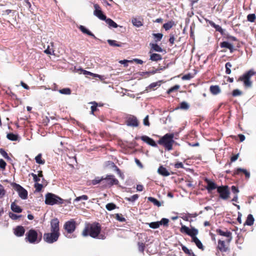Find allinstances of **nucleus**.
Masks as SVG:
<instances>
[{
  "label": "nucleus",
  "instance_id": "obj_63",
  "mask_svg": "<svg viewBox=\"0 0 256 256\" xmlns=\"http://www.w3.org/2000/svg\"><path fill=\"white\" fill-rule=\"evenodd\" d=\"M144 124L146 126H150V122H148V116H146L144 119Z\"/></svg>",
  "mask_w": 256,
  "mask_h": 256
},
{
  "label": "nucleus",
  "instance_id": "obj_3",
  "mask_svg": "<svg viewBox=\"0 0 256 256\" xmlns=\"http://www.w3.org/2000/svg\"><path fill=\"white\" fill-rule=\"evenodd\" d=\"M45 204L48 205L53 206L54 204H62L64 200L57 195L48 192L45 196Z\"/></svg>",
  "mask_w": 256,
  "mask_h": 256
},
{
  "label": "nucleus",
  "instance_id": "obj_26",
  "mask_svg": "<svg viewBox=\"0 0 256 256\" xmlns=\"http://www.w3.org/2000/svg\"><path fill=\"white\" fill-rule=\"evenodd\" d=\"M210 25L214 28L218 32H220L222 34H224V30L222 28V27L218 24H215L213 22L210 21L209 22Z\"/></svg>",
  "mask_w": 256,
  "mask_h": 256
},
{
  "label": "nucleus",
  "instance_id": "obj_38",
  "mask_svg": "<svg viewBox=\"0 0 256 256\" xmlns=\"http://www.w3.org/2000/svg\"><path fill=\"white\" fill-rule=\"evenodd\" d=\"M150 45L151 46L152 49L156 52H162L163 50L162 48L156 44H150Z\"/></svg>",
  "mask_w": 256,
  "mask_h": 256
},
{
  "label": "nucleus",
  "instance_id": "obj_46",
  "mask_svg": "<svg viewBox=\"0 0 256 256\" xmlns=\"http://www.w3.org/2000/svg\"><path fill=\"white\" fill-rule=\"evenodd\" d=\"M169 222V220L166 218H162L160 221H158L160 226V225H163L164 226H166L168 224Z\"/></svg>",
  "mask_w": 256,
  "mask_h": 256
},
{
  "label": "nucleus",
  "instance_id": "obj_14",
  "mask_svg": "<svg viewBox=\"0 0 256 256\" xmlns=\"http://www.w3.org/2000/svg\"><path fill=\"white\" fill-rule=\"evenodd\" d=\"M126 124L128 126L136 127L138 126V122L136 116H130L127 119Z\"/></svg>",
  "mask_w": 256,
  "mask_h": 256
},
{
  "label": "nucleus",
  "instance_id": "obj_4",
  "mask_svg": "<svg viewBox=\"0 0 256 256\" xmlns=\"http://www.w3.org/2000/svg\"><path fill=\"white\" fill-rule=\"evenodd\" d=\"M256 74V72L253 70H250L240 76L238 81L242 82L245 87L250 88L252 86V82L250 80V78Z\"/></svg>",
  "mask_w": 256,
  "mask_h": 256
},
{
  "label": "nucleus",
  "instance_id": "obj_48",
  "mask_svg": "<svg viewBox=\"0 0 256 256\" xmlns=\"http://www.w3.org/2000/svg\"><path fill=\"white\" fill-rule=\"evenodd\" d=\"M180 108L182 110H188L190 108V106L186 102H182L180 104Z\"/></svg>",
  "mask_w": 256,
  "mask_h": 256
},
{
  "label": "nucleus",
  "instance_id": "obj_27",
  "mask_svg": "<svg viewBox=\"0 0 256 256\" xmlns=\"http://www.w3.org/2000/svg\"><path fill=\"white\" fill-rule=\"evenodd\" d=\"M254 219L253 216L252 214H249L244 224L248 226H251L254 224Z\"/></svg>",
  "mask_w": 256,
  "mask_h": 256
},
{
  "label": "nucleus",
  "instance_id": "obj_6",
  "mask_svg": "<svg viewBox=\"0 0 256 256\" xmlns=\"http://www.w3.org/2000/svg\"><path fill=\"white\" fill-rule=\"evenodd\" d=\"M60 234L51 232L50 233H46L44 234V240L48 244H52L56 242Z\"/></svg>",
  "mask_w": 256,
  "mask_h": 256
},
{
  "label": "nucleus",
  "instance_id": "obj_35",
  "mask_svg": "<svg viewBox=\"0 0 256 256\" xmlns=\"http://www.w3.org/2000/svg\"><path fill=\"white\" fill-rule=\"evenodd\" d=\"M174 24V23L173 21H170L164 24L163 28H164L166 30H168L170 29Z\"/></svg>",
  "mask_w": 256,
  "mask_h": 256
},
{
  "label": "nucleus",
  "instance_id": "obj_9",
  "mask_svg": "<svg viewBox=\"0 0 256 256\" xmlns=\"http://www.w3.org/2000/svg\"><path fill=\"white\" fill-rule=\"evenodd\" d=\"M217 192L220 194V197L223 200H226L229 197L230 192L227 186H218Z\"/></svg>",
  "mask_w": 256,
  "mask_h": 256
},
{
  "label": "nucleus",
  "instance_id": "obj_2",
  "mask_svg": "<svg viewBox=\"0 0 256 256\" xmlns=\"http://www.w3.org/2000/svg\"><path fill=\"white\" fill-rule=\"evenodd\" d=\"M174 134H166L158 140V144L164 146L168 150H172V144L174 142Z\"/></svg>",
  "mask_w": 256,
  "mask_h": 256
},
{
  "label": "nucleus",
  "instance_id": "obj_42",
  "mask_svg": "<svg viewBox=\"0 0 256 256\" xmlns=\"http://www.w3.org/2000/svg\"><path fill=\"white\" fill-rule=\"evenodd\" d=\"M116 205L114 203H108L106 204V208L108 210L110 211L116 208Z\"/></svg>",
  "mask_w": 256,
  "mask_h": 256
},
{
  "label": "nucleus",
  "instance_id": "obj_34",
  "mask_svg": "<svg viewBox=\"0 0 256 256\" xmlns=\"http://www.w3.org/2000/svg\"><path fill=\"white\" fill-rule=\"evenodd\" d=\"M6 138L10 140L16 141L18 140V135L14 134L13 133H8L6 135Z\"/></svg>",
  "mask_w": 256,
  "mask_h": 256
},
{
  "label": "nucleus",
  "instance_id": "obj_1",
  "mask_svg": "<svg viewBox=\"0 0 256 256\" xmlns=\"http://www.w3.org/2000/svg\"><path fill=\"white\" fill-rule=\"evenodd\" d=\"M101 226L98 223L94 222L87 225L84 230L82 234L84 236H90L94 238L104 240V234L100 233Z\"/></svg>",
  "mask_w": 256,
  "mask_h": 256
},
{
  "label": "nucleus",
  "instance_id": "obj_7",
  "mask_svg": "<svg viewBox=\"0 0 256 256\" xmlns=\"http://www.w3.org/2000/svg\"><path fill=\"white\" fill-rule=\"evenodd\" d=\"M180 230L181 232L185 233L192 237V239H193V238L196 237V235L198 232V231L196 228L192 227L190 229L188 226L184 225L182 226Z\"/></svg>",
  "mask_w": 256,
  "mask_h": 256
},
{
  "label": "nucleus",
  "instance_id": "obj_47",
  "mask_svg": "<svg viewBox=\"0 0 256 256\" xmlns=\"http://www.w3.org/2000/svg\"><path fill=\"white\" fill-rule=\"evenodd\" d=\"M88 199V196L86 195H82V196H78V197L74 199V202H78L80 201L81 200H86Z\"/></svg>",
  "mask_w": 256,
  "mask_h": 256
},
{
  "label": "nucleus",
  "instance_id": "obj_51",
  "mask_svg": "<svg viewBox=\"0 0 256 256\" xmlns=\"http://www.w3.org/2000/svg\"><path fill=\"white\" fill-rule=\"evenodd\" d=\"M0 154L5 158L7 160L10 159V158L8 156L7 152L2 148L0 149Z\"/></svg>",
  "mask_w": 256,
  "mask_h": 256
},
{
  "label": "nucleus",
  "instance_id": "obj_28",
  "mask_svg": "<svg viewBox=\"0 0 256 256\" xmlns=\"http://www.w3.org/2000/svg\"><path fill=\"white\" fill-rule=\"evenodd\" d=\"M11 210L14 212L20 213L22 210L21 208L16 204L14 202H12L10 206Z\"/></svg>",
  "mask_w": 256,
  "mask_h": 256
},
{
  "label": "nucleus",
  "instance_id": "obj_36",
  "mask_svg": "<svg viewBox=\"0 0 256 256\" xmlns=\"http://www.w3.org/2000/svg\"><path fill=\"white\" fill-rule=\"evenodd\" d=\"M148 199L150 202H152L155 206H156L158 207L162 206L161 202L154 198L148 197Z\"/></svg>",
  "mask_w": 256,
  "mask_h": 256
},
{
  "label": "nucleus",
  "instance_id": "obj_23",
  "mask_svg": "<svg viewBox=\"0 0 256 256\" xmlns=\"http://www.w3.org/2000/svg\"><path fill=\"white\" fill-rule=\"evenodd\" d=\"M210 92L214 95H216L220 94L221 90L218 86H211L210 88Z\"/></svg>",
  "mask_w": 256,
  "mask_h": 256
},
{
  "label": "nucleus",
  "instance_id": "obj_64",
  "mask_svg": "<svg viewBox=\"0 0 256 256\" xmlns=\"http://www.w3.org/2000/svg\"><path fill=\"white\" fill-rule=\"evenodd\" d=\"M231 189H232V191L233 193L234 194H237L239 192V190L238 189V188H236V186H232L231 188Z\"/></svg>",
  "mask_w": 256,
  "mask_h": 256
},
{
  "label": "nucleus",
  "instance_id": "obj_30",
  "mask_svg": "<svg viewBox=\"0 0 256 256\" xmlns=\"http://www.w3.org/2000/svg\"><path fill=\"white\" fill-rule=\"evenodd\" d=\"M192 242L195 243L198 248L204 250V246L202 242L197 237L193 238Z\"/></svg>",
  "mask_w": 256,
  "mask_h": 256
},
{
  "label": "nucleus",
  "instance_id": "obj_12",
  "mask_svg": "<svg viewBox=\"0 0 256 256\" xmlns=\"http://www.w3.org/2000/svg\"><path fill=\"white\" fill-rule=\"evenodd\" d=\"M94 14L100 20H106V16L103 14L100 6L98 4H94Z\"/></svg>",
  "mask_w": 256,
  "mask_h": 256
},
{
  "label": "nucleus",
  "instance_id": "obj_16",
  "mask_svg": "<svg viewBox=\"0 0 256 256\" xmlns=\"http://www.w3.org/2000/svg\"><path fill=\"white\" fill-rule=\"evenodd\" d=\"M204 181L207 184V186L206 187V188L208 190V192L218 188L216 184L214 182L210 180L208 178H206L204 179Z\"/></svg>",
  "mask_w": 256,
  "mask_h": 256
},
{
  "label": "nucleus",
  "instance_id": "obj_39",
  "mask_svg": "<svg viewBox=\"0 0 256 256\" xmlns=\"http://www.w3.org/2000/svg\"><path fill=\"white\" fill-rule=\"evenodd\" d=\"M42 154H39L35 158L36 162L37 164H44L45 163L44 160H42Z\"/></svg>",
  "mask_w": 256,
  "mask_h": 256
},
{
  "label": "nucleus",
  "instance_id": "obj_41",
  "mask_svg": "<svg viewBox=\"0 0 256 256\" xmlns=\"http://www.w3.org/2000/svg\"><path fill=\"white\" fill-rule=\"evenodd\" d=\"M232 67V64L230 62H228L225 64L226 68V73L228 74H230L231 73L230 68Z\"/></svg>",
  "mask_w": 256,
  "mask_h": 256
},
{
  "label": "nucleus",
  "instance_id": "obj_21",
  "mask_svg": "<svg viewBox=\"0 0 256 256\" xmlns=\"http://www.w3.org/2000/svg\"><path fill=\"white\" fill-rule=\"evenodd\" d=\"M78 28L81 30V32L84 34H86L88 36L92 37L94 39H96V36L90 31L87 29L84 26L80 25L78 27Z\"/></svg>",
  "mask_w": 256,
  "mask_h": 256
},
{
  "label": "nucleus",
  "instance_id": "obj_15",
  "mask_svg": "<svg viewBox=\"0 0 256 256\" xmlns=\"http://www.w3.org/2000/svg\"><path fill=\"white\" fill-rule=\"evenodd\" d=\"M216 232L222 236H226L228 238L226 242H230L232 240V234L228 230L224 231L220 229H217L216 230Z\"/></svg>",
  "mask_w": 256,
  "mask_h": 256
},
{
  "label": "nucleus",
  "instance_id": "obj_20",
  "mask_svg": "<svg viewBox=\"0 0 256 256\" xmlns=\"http://www.w3.org/2000/svg\"><path fill=\"white\" fill-rule=\"evenodd\" d=\"M220 46L221 48H228L231 53L234 50V46L232 44L226 41L220 42Z\"/></svg>",
  "mask_w": 256,
  "mask_h": 256
},
{
  "label": "nucleus",
  "instance_id": "obj_52",
  "mask_svg": "<svg viewBox=\"0 0 256 256\" xmlns=\"http://www.w3.org/2000/svg\"><path fill=\"white\" fill-rule=\"evenodd\" d=\"M248 20L250 22H254L256 19V16L254 14H249L247 16Z\"/></svg>",
  "mask_w": 256,
  "mask_h": 256
},
{
  "label": "nucleus",
  "instance_id": "obj_8",
  "mask_svg": "<svg viewBox=\"0 0 256 256\" xmlns=\"http://www.w3.org/2000/svg\"><path fill=\"white\" fill-rule=\"evenodd\" d=\"M118 181L112 175H108L106 178H104V186H110L114 184H118Z\"/></svg>",
  "mask_w": 256,
  "mask_h": 256
},
{
  "label": "nucleus",
  "instance_id": "obj_57",
  "mask_svg": "<svg viewBox=\"0 0 256 256\" xmlns=\"http://www.w3.org/2000/svg\"><path fill=\"white\" fill-rule=\"evenodd\" d=\"M153 36L156 41H160L162 38V34L160 33L154 34Z\"/></svg>",
  "mask_w": 256,
  "mask_h": 256
},
{
  "label": "nucleus",
  "instance_id": "obj_18",
  "mask_svg": "<svg viewBox=\"0 0 256 256\" xmlns=\"http://www.w3.org/2000/svg\"><path fill=\"white\" fill-rule=\"evenodd\" d=\"M140 139L144 142H146L148 144L157 147V144L156 143L154 140L146 136H142L140 137Z\"/></svg>",
  "mask_w": 256,
  "mask_h": 256
},
{
  "label": "nucleus",
  "instance_id": "obj_13",
  "mask_svg": "<svg viewBox=\"0 0 256 256\" xmlns=\"http://www.w3.org/2000/svg\"><path fill=\"white\" fill-rule=\"evenodd\" d=\"M50 230L52 232L60 234L59 220L58 218H56L52 220L50 222Z\"/></svg>",
  "mask_w": 256,
  "mask_h": 256
},
{
  "label": "nucleus",
  "instance_id": "obj_32",
  "mask_svg": "<svg viewBox=\"0 0 256 256\" xmlns=\"http://www.w3.org/2000/svg\"><path fill=\"white\" fill-rule=\"evenodd\" d=\"M105 22L108 25L109 27H112L114 28H116L118 27V25L113 20L110 18H106Z\"/></svg>",
  "mask_w": 256,
  "mask_h": 256
},
{
  "label": "nucleus",
  "instance_id": "obj_59",
  "mask_svg": "<svg viewBox=\"0 0 256 256\" xmlns=\"http://www.w3.org/2000/svg\"><path fill=\"white\" fill-rule=\"evenodd\" d=\"M34 188L37 192H40L42 188V185L37 182L34 184Z\"/></svg>",
  "mask_w": 256,
  "mask_h": 256
},
{
  "label": "nucleus",
  "instance_id": "obj_45",
  "mask_svg": "<svg viewBox=\"0 0 256 256\" xmlns=\"http://www.w3.org/2000/svg\"><path fill=\"white\" fill-rule=\"evenodd\" d=\"M115 218L116 220L120 222H124L126 221V218L123 217L122 214H116Z\"/></svg>",
  "mask_w": 256,
  "mask_h": 256
},
{
  "label": "nucleus",
  "instance_id": "obj_19",
  "mask_svg": "<svg viewBox=\"0 0 256 256\" xmlns=\"http://www.w3.org/2000/svg\"><path fill=\"white\" fill-rule=\"evenodd\" d=\"M243 172L245 175L246 178L248 179L250 177V173L248 172L246 169L242 168H237L234 172V176L239 174L240 172Z\"/></svg>",
  "mask_w": 256,
  "mask_h": 256
},
{
  "label": "nucleus",
  "instance_id": "obj_40",
  "mask_svg": "<svg viewBox=\"0 0 256 256\" xmlns=\"http://www.w3.org/2000/svg\"><path fill=\"white\" fill-rule=\"evenodd\" d=\"M61 94L69 95L71 94V90L70 88H64L58 90Z\"/></svg>",
  "mask_w": 256,
  "mask_h": 256
},
{
  "label": "nucleus",
  "instance_id": "obj_5",
  "mask_svg": "<svg viewBox=\"0 0 256 256\" xmlns=\"http://www.w3.org/2000/svg\"><path fill=\"white\" fill-rule=\"evenodd\" d=\"M25 240L30 244H38L40 238H38V234L34 229H30L26 234Z\"/></svg>",
  "mask_w": 256,
  "mask_h": 256
},
{
  "label": "nucleus",
  "instance_id": "obj_55",
  "mask_svg": "<svg viewBox=\"0 0 256 256\" xmlns=\"http://www.w3.org/2000/svg\"><path fill=\"white\" fill-rule=\"evenodd\" d=\"M242 92L238 89L234 90L232 92V95L233 96H237L242 95Z\"/></svg>",
  "mask_w": 256,
  "mask_h": 256
},
{
  "label": "nucleus",
  "instance_id": "obj_49",
  "mask_svg": "<svg viewBox=\"0 0 256 256\" xmlns=\"http://www.w3.org/2000/svg\"><path fill=\"white\" fill-rule=\"evenodd\" d=\"M9 216L13 220H16L22 217V215H17L12 212L9 213Z\"/></svg>",
  "mask_w": 256,
  "mask_h": 256
},
{
  "label": "nucleus",
  "instance_id": "obj_61",
  "mask_svg": "<svg viewBox=\"0 0 256 256\" xmlns=\"http://www.w3.org/2000/svg\"><path fill=\"white\" fill-rule=\"evenodd\" d=\"M5 194V190L4 186L0 184V198L3 197Z\"/></svg>",
  "mask_w": 256,
  "mask_h": 256
},
{
  "label": "nucleus",
  "instance_id": "obj_60",
  "mask_svg": "<svg viewBox=\"0 0 256 256\" xmlns=\"http://www.w3.org/2000/svg\"><path fill=\"white\" fill-rule=\"evenodd\" d=\"M6 162L2 159H0V168L2 170H4L6 168Z\"/></svg>",
  "mask_w": 256,
  "mask_h": 256
},
{
  "label": "nucleus",
  "instance_id": "obj_56",
  "mask_svg": "<svg viewBox=\"0 0 256 256\" xmlns=\"http://www.w3.org/2000/svg\"><path fill=\"white\" fill-rule=\"evenodd\" d=\"M179 88H180V86L179 85H175L173 87H172L170 88L168 90L167 92H168V94H170V93L178 90Z\"/></svg>",
  "mask_w": 256,
  "mask_h": 256
},
{
  "label": "nucleus",
  "instance_id": "obj_11",
  "mask_svg": "<svg viewBox=\"0 0 256 256\" xmlns=\"http://www.w3.org/2000/svg\"><path fill=\"white\" fill-rule=\"evenodd\" d=\"M15 189L18 192L19 196L22 200L28 198V192L21 186L15 184Z\"/></svg>",
  "mask_w": 256,
  "mask_h": 256
},
{
  "label": "nucleus",
  "instance_id": "obj_43",
  "mask_svg": "<svg viewBox=\"0 0 256 256\" xmlns=\"http://www.w3.org/2000/svg\"><path fill=\"white\" fill-rule=\"evenodd\" d=\"M138 198V196L137 194H134L130 198H126L125 200L127 201L130 202H135Z\"/></svg>",
  "mask_w": 256,
  "mask_h": 256
},
{
  "label": "nucleus",
  "instance_id": "obj_24",
  "mask_svg": "<svg viewBox=\"0 0 256 256\" xmlns=\"http://www.w3.org/2000/svg\"><path fill=\"white\" fill-rule=\"evenodd\" d=\"M132 22L134 26L137 28H140L143 25L142 22L140 20V18H132Z\"/></svg>",
  "mask_w": 256,
  "mask_h": 256
},
{
  "label": "nucleus",
  "instance_id": "obj_53",
  "mask_svg": "<svg viewBox=\"0 0 256 256\" xmlns=\"http://www.w3.org/2000/svg\"><path fill=\"white\" fill-rule=\"evenodd\" d=\"M162 81L160 80L155 82H152L150 84L149 88H154L156 86H159L161 84Z\"/></svg>",
  "mask_w": 256,
  "mask_h": 256
},
{
  "label": "nucleus",
  "instance_id": "obj_33",
  "mask_svg": "<svg viewBox=\"0 0 256 256\" xmlns=\"http://www.w3.org/2000/svg\"><path fill=\"white\" fill-rule=\"evenodd\" d=\"M182 249L184 253L188 254V256H196L191 250H189L186 246L182 245Z\"/></svg>",
  "mask_w": 256,
  "mask_h": 256
},
{
  "label": "nucleus",
  "instance_id": "obj_50",
  "mask_svg": "<svg viewBox=\"0 0 256 256\" xmlns=\"http://www.w3.org/2000/svg\"><path fill=\"white\" fill-rule=\"evenodd\" d=\"M91 104L92 105L91 106V108H91L90 114H94V112H95L96 110V109H97L98 104L95 102H92Z\"/></svg>",
  "mask_w": 256,
  "mask_h": 256
},
{
  "label": "nucleus",
  "instance_id": "obj_54",
  "mask_svg": "<svg viewBox=\"0 0 256 256\" xmlns=\"http://www.w3.org/2000/svg\"><path fill=\"white\" fill-rule=\"evenodd\" d=\"M138 250L140 252H144L145 248V244L142 242H138Z\"/></svg>",
  "mask_w": 256,
  "mask_h": 256
},
{
  "label": "nucleus",
  "instance_id": "obj_10",
  "mask_svg": "<svg viewBox=\"0 0 256 256\" xmlns=\"http://www.w3.org/2000/svg\"><path fill=\"white\" fill-rule=\"evenodd\" d=\"M76 223L74 220L66 222L64 224V228L68 234L72 233L76 230Z\"/></svg>",
  "mask_w": 256,
  "mask_h": 256
},
{
  "label": "nucleus",
  "instance_id": "obj_29",
  "mask_svg": "<svg viewBox=\"0 0 256 256\" xmlns=\"http://www.w3.org/2000/svg\"><path fill=\"white\" fill-rule=\"evenodd\" d=\"M100 183L104 186V177H96L94 180H92V184L93 185Z\"/></svg>",
  "mask_w": 256,
  "mask_h": 256
},
{
  "label": "nucleus",
  "instance_id": "obj_62",
  "mask_svg": "<svg viewBox=\"0 0 256 256\" xmlns=\"http://www.w3.org/2000/svg\"><path fill=\"white\" fill-rule=\"evenodd\" d=\"M174 168H184V164L182 162H178L174 164Z\"/></svg>",
  "mask_w": 256,
  "mask_h": 256
},
{
  "label": "nucleus",
  "instance_id": "obj_37",
  "mask_svg": "<svg viewBox=\"0 0 256 256\" xmlns=\"http://www.w3.org/2000/svg\"><path fill=\"white\" fill-rule=\"evenodd\" d=\"M107 42L110 46H118V47L122 46V44L118 42L115 40H107Z\"/></svg>",
  "mask_w": 256,
  "mask_h": 256
},
{
  "label": "nucleus",
  "instance_id": "obj_31",
  "mask_svg": "<svg viewBox=\"0 0 256 256\" xmlns=\"http://www.w3.org/2000/svg\"><path fill=\"white\" fill-rule=\"evenodd\" d=\"M162 59V57L160 54L154 53L152 54L150 56V60L152 61H158L161 60Z\"/></svg>",
  "mask_w": 256,
  "mask_h": 256
},
{
  "label": "nucleus",
  "instance_id": "obj_58",
  "mask_svg": "<svg viewBox=\"0 0 256 256\" xmlns=\"http://www.w3.org/2000/svg\"><path fill=\"white\" fill-rule=\"evenodd\" d=\"M192 78V74H188L183 76L182 78V79L184 80H190Z\"/></svg>",
  "mask_w": 256,
  "mask_h": 256
},
{
  "label": "nucleus",
  "instance_id": "obj_44",
  "mask_svg": "<svg viewBox=\"0 0 256 256\" xmlns=\"http://www.w3.org/2000/svg\"><path fill=\"white\" fill-rule=\"evenodd\" d=\"M150 228H157L160 227L158 222H152L148 224Z\"/></svg>",
  "mask_w": 256,
  "mask_h": 256
},
{
  "label": "nucleus",
  "instance_id": "obj_17",
  "mask_svg": "<svg viewBox=\"0 0 256 256\" xmlns=\"http://www.w3.org/2000/svg\"><path fill=\"white\" fill-rule=\"evenodd\" d=\"M25 232V229L22 226H18L14 228V234L18 237L22 236Z\"/></svg>",
  "mask_w": 256,
  "mask_h": 256
},
{
  "label": "nucleus",
  "instance_id": "obj_25",
  "mask_svg": "<svg viewBox=\"0 0 256 256\" xmlns=\"http://www.w3.org/2000/svg\"><path fill=\"white\" fill-rule=\"evenodd\" d=\"M218 247L221 252H226L228 250V248L226 246L225 242L224 240H219L218 241Z\"/></svg>",
  "mask_w": 256,
  "mask_h": 256
},
{
  "label": "nucleus",
  "instance_id": "obj_22",
  "mask_svg": "<svg viewBox=\"0 0 256 256\" xmlns=\"http://www.w3.org/2000/svg\"><path fill=\"white\" fill-rule=\"evenodd\" d=\"M158 172L164 176H168L170 175V173L168 171L166 168H164L163 166H160L158 170Z\"/></svg>",
  "mask_w": 256,
  "mask_h": 256
}]
</instances>
